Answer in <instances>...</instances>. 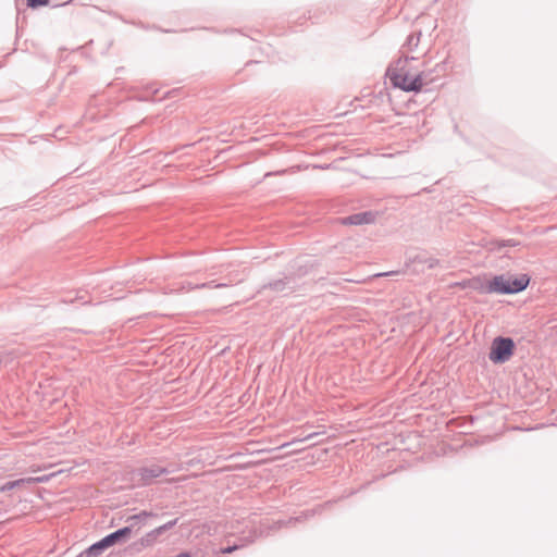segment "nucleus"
Masks as SVG:
<instances>
[{
  "label": "nucleus",
  "instance_id": "13",
  "mask_svg": "<svg viewBox=\"0 0 557 557\" xmlns=\"http://www.w3.org/2000/svg\"><path fill=\"white\" fill-rule=\"evenodd\" d=\"M177 557H190V555L187 553H183V554L178 555Z\"/></svg>",
  "mask_w": 557,
  "mask_h": 557
},
{
  "label": "nucleus",
  "instance_id": "1",
  "mask_svg": "<svg viewBox=\"0 0 557 557\" xmlns=\"http://www.w3.org/2000/svg\"><path fill=\"white\" fill-rule=\"evenodd\" d=\"M392 84L405 91H420L424 86L423 72L417 66L413 58H403L394 62L387 70Z\"/></svg>",
  "mask_w": 557,
  "mask_h": 557
},
{
  "label": "nucleus",
  "instance_id": "11",
  "mask_svg": "<svg viewBox=\"0 0 557 557\" xmlns=\"http://www.w3.org/2000/svg\"><path fill=\"white\" fill-rule=\"evenodd\" d=\"M395 273L396 272H385V273H379L375 276H387V275H392V274H395Z\"/></svg>",
  "mask_w": 557,
  "mask_h": 557
},
{
  "label": "nucleus",
  "instance_id": "2",
  "mask_svg": "<svg viewBox=\"0 0 557 557\" xmlns=\"http://www.w3.org/2000/svg\"><path fill=\"white\" fill-rule=\"evenodd\" d=\"M150 516H152V515L149 512L143 511L138 515L129 517L127 521L131 522V524L128 527L122 528V529L109 534L108 536L102 539L100 542L94 544L88 549L87 553L89 555H95V556L98 555L102 549L115 544L119 540L128 536L134 528L140 527V524H145L147 518Z\"/></svg>",
  "mask_w": 557,
  "mask_h": 557
},
{
  "label": "nucleus",
  "instance_id": "3",
  "mask_svg": "<svg viewBox=\"0 0 557 557\" xmlns=\"http://www.w3.org/2000/svg\"><path fill=\"white\" fill-rule=\"evenodd\" d=\"M529 283L530 277L527 274H521L516 277L498 275L487 283L486 292L497 294H516L524 290Z\"/></svg>",
  "mask_w": 557,
  "mask_h": 557
},
{
  "label": "nucleus",
  "instance_id": "6",
  "mask_svg": "<svg viewBox=\"0 0 557 557\" xmlns=\"http://www.w3.org/2000/svg\"><path fill=\"white\" fill-rule=\"evenodd\" d=\"M44 480H45L44 478L20 479V480H15V481H11V482L5 483L3 486H1L0 491H2V492L10 491V490H13L15 487H20L23 484H30V483H35V482H41Z\"/></svg>",
  "mask_w": 557,
  "mask_h": 557
},
{
  "label": "nucleus",
  "instance_id": "4",
  "mask_svg": "<svg viewBox=\"0 0 557 557\" xmlns=\"http://www.w3.org/2000/svg\"><path fill=\"white\" fill-rule=\"evenodd\" d=\"M515 343L511 338L497 337L493 341L490 350V360L494 363H503L512 356Z\"/></svg>",
  "mask_w": 557,
  "mask_h": 557
},
{
  "label": "nucleus",
  "instance_id": "5",
  "mask_svg": "<svg viewBox=\"0 0 557 557\" xmlns=\"http://www.w3.org/2000/svg\"><path fill=\"white\" fill-rule=\"evenodd\" d=\"M176 523V520L170 521L150 532H148L145 536H143L139 541L140 545L143 547H148L154 544V542L158 540L160 534L164 532L165 530L172 528Z\"/></svg>",
  "mask_w": 557,
  "mask_h": 557
},
{
  "label": "nucleus",
  "instance_id": "8",
  "mask_svg": "<svg viewBox=\"0 0 557 557\" xmlns=\"http://www.w3.org/2000/svg\"><path fill=\"white\" fill-rule=\"evenodd\" d=\"M369 221H370L369 213L356 214V215H352V216H349L346 219V222L349 224H362V223H368Z\"/></svg>",
  "mask_w": 557,
  "mask_h": 557
},
{
  "label": "nucleus",
  "instance_id": "9",
  "mask_svg": "<svg viewBox=\"0 0 557 557\" xmlns=\"http://www.w3.org/2000/svg\"><path fill=\"white\" fill-rule=\"evenodd\" d=\"M27 2H28V5L32 8L48 4V0H27Z\"/></svg>",
  "mask_w": 557,
  "mask_h": 557
},
{
  "label": "nucleus",
  "instance_id": "10",
  "mask_svg": "<svg viewBox=\"0 0 557 557\" xmlns=\"http://www.w3.org/2000/svg\"><path fill=\"white\" fill-rule=\"evenodd\" d=\"M516 243H513L512 240H509L508 243H497V248H502V247H505V246H515Z\"/></svg>",
  "mask_w": 557,
  "mask_h": 557
},
{
  "label": "nucleus",
  "instance_id": "12",
  "mask_svg": "<svg viewBox=\"0 0 557 557\" xmlns=\"http://www.w3.org/2000/svg\"><path fill=\"white\" fill-rule=\"evenodd\" d=\"M235 549H236V547H227V548L223 549V553L224 554H228V553H232Z\"/></svg>",
  "mask_w": 557,
  "mask_h": 557
},
{
  "label": "nucleus",
  "instance_id": "7",
  "mask_svg": "<svg viewBox=\"0 0 557 557\" xmlns=\"http://www.w3.org/2000/svg\"><path fill=\"white\" fill-rule=\"evenodd\" d=\"M164 470L160 467L153 466L151 468H145L141 470V476L144 480H151L160 476Z\"/></svg>",
  "mask_w": 557,
  "mask_h": 557
},
{
  "label": "nucleus",
  "instance_id": "14",
  "mask_svg": "<svg viewBox=\"0 0 557 557\" xmlns=\"http://www.w3.org/2000/svg\"><path fill=\"white\" fill-rule=\"evenodd\" d=\"M270 287L277 288V285H276V283H274V284H270Z\"/></svg>",
  "mask_w": 557,
  "mask_h": 557
}]
</instances>
